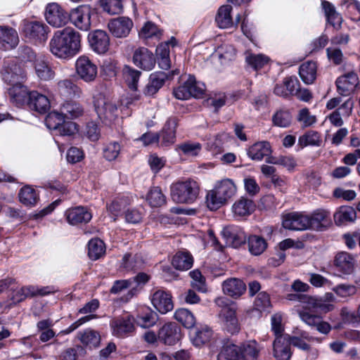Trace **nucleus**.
<instances>
[{"mask_svg": "<svg viewBox=\"0 0 360 360\" xmlns=\"http://www.w3.org/2000/svg\"><path fill=\"white\" fill-rule=\"evenodd\" d=\"M80 34L71 27L56 32L49 41L51 53L58 58L69 60L80 49Z\"/></svg>", "mask_w": 360, "mask_h": 360, "instance_id": "obj_1", "label": "nucleus"}, {"mask_svg": "<svg viewBox=\"0 0 360 360\" xmlns=\"http://www.w3.org/2000/svg\"><path fill=\"white\" fill-rule=\"evenodd\" d=\"M260 347L255 340H249L240 345H225L218 354V360H257Z\"/></svg>", "mask_w": 360, "mask_h": 360, "instance_id": "obj_2", "label": "nucleus"}, {"mask_svg": "<svg viewBox=\"0 0 360 360\" xmlns=\"http://www.w3.org/2000/svg\"><path fill=\"white\" fill-rule=\"evenodd\" d=\"M200 188L193 179H186L173 183L170 186L172 199L177 203L191 204L198 197Z\"/></svg>", "mask_w": 360, "mask_h": 360, "instance_id": "obj_3", "label": "nucleus"}, {"mask_svg": "<svg viewBox=\"0 0 360 360\" xmlns=\"http://www.w3.org/2000/svg\"><path fill=\"white\" fill-rule=\"evenodd\" d=\"M94 104L100 119L112 122L116 117L117 105L109 97L98 94L94 97Z\"/></svg>", "mask_w": 360, "mask_h": 360, "instance_id": "obj_4", "label": "nucleus"}, {"mask_svg": "<svg viewBox=\"0 0 360 360\" xmlns=\"http://www.w3.org/2000/svg\"><path fill=\"white\" fill-rule=\"evenodd\" d=\"M75 70L79 78L85 82H94L98 75L97 65L86 56H81L76 60Z\"/></svg>", "mask_w": 360, "mask_h": 360, "instance_id": "obj_5", "label": "nucleus"}, {"mask_svg": "<svg viewBox=\"0 0 360 360\" xmlns=\"http://www.w3.org/2000/svg\"><path fill=\"white\" fill-rule=\"evenodd\" d=\"M91 13L89 6L81 5L70 11L69 19L79 30L87 31L91 28Z\"/></svg>", "mask_w": 360, "mask_h": 360, "instance_id": "obj_6", "label": "nucleus"}, {"mask_svg": "<svg viewBox=\"0 0 360 360\" xmlns=\"http://www.w3.org/2000/svg\"><path fill=\"white\" fill-rule=\"evenodd\" d=\"M45 16L48 23L56 27L64 26L69 19V14L56 2L47 4Z\"/></svg>", "mask_w": 360, "mask_h": 360, "instance_id": "obj_7", "label": "nucleus"}, {"mask_svg": "<svg viewBox=\"0 0 360 360\" xmlns=\"http://www.w3.org/2000/svg\"><path fill=\"white\" fill-rule=\"evenodd\" d=\"M134 320L131 316L126 315L113 319L110 321L112 334L119 338L131 335L134 329Z\"/></svg>", "mask_w": 360, "mask_h": 360, "instance_id": "obj_8", "label": "nucleus"}, {"mask_svg": "<svg viewBox=\"0 0 360 360\" xmlns=\"http://www.w3.org/2000/svg\"><path fill=\"white\" fill-rule=\"evenodd\" d=\"M236 311V307H226L221 309L219 313V318L224 328L231 334L238 333L240 330Z\"/></svg>", "mask_w": 360, "mask_h": 360, "instance_id": "obj_9", "label": "nucleus"}, {"mask_svg": "<svg viewBox=\"0 0 360 360\" xmlns=\"http://www.w3.org/2000/svg\"><path fill=\"white\" fill-rule=\"evenodd\" d=\"M289 340L288 334L276 337L273 343V354L277 360H289L291 358V345Z\"/></svg>", "mask_w": 360, "mask_h": 360, "instance_id": "obj_10", "label": "nucleus"}, {"mask_svg": "<svg viewBox=\"0 0 360 360\" xmlns=\"http://www.w3.org/2000/svg\"><path fill=\"white\" fill-rule=\"evenodd\" d=\"M150 300L153 307L161 314H166L173 309L171 295L163 290H155L151 294Z\"/></svg>", "mask_w": 360, "mask_h": 360, "instance_id": "obj_11", "label": "nucleus"}, {"mask_svg": "<svg viewBox=\"0 0 360 360\" xmlns=\"http://www.w3.org/2000/svg\"><path fill=\"white\" fill-rule=\"evenodd\" d=\"M308 215L299 212H291L283 216V226L285 229L303 231L308 229Z\"/></svg>", "mask_w": 360, "mask_h": 360, "instance_id": "obj_12", "label": "nucleus"}, {"mask_svg": "<svg viewBox=\"0 0 360 360\" xmlns=\"http://www.w3.org/2000/svg\"><path fill=\"white\" fill-rule=\"evenodd\" d=\"M338 91L342 96H349L359 84V77L354 72H350L339 77L336 82Z\"/></svg>", "mask_w": 360, "mask_h": 360, "instance_id": "obj_13", "label": "nucleus"}, {"mask_svg": "<svg viewBox=\"0 0 360 360\" xmlns=\"http://www.w3.org/2000/svg\"><path fill=\"white\" fill-rule=\"evenodd\" d=\"M158 339L165 345H173L181 339V329L175 323H167L160 329Z\"/></svg>", "mask_w": 360, "mask_h": 360, "instance_id": "obj_14", "label": "nucleus"}, {"mask_svg": "<svg viewBox=\"0 0 360 360\" xmlns=\"http://www.w3.org/2000/svg\"><path fill=\"white\" fill-rule=\"evenodd\" d=\"M133 63L143 70H150L155 65V60L153 53L148 49L140 47L134 53Z\"/></svg>", "mask_w": 360, "mask_h": 360, "instance_id": "obj_15", "label": "nucleus"}, {"mask_svg": "<svg viewBox=\"0 0 360 360\" xmlns=\"http://www.w3.org/2000/svg\"><path fill=\"white\" fill-rule=\"evenodd\" d=\"M110 32L116 37H126L132 27V20L127 17H120L110 20L108 25Z\"/></svg>", "mask_w": 360, "mask_h": 360, "instance_id": "obj_16", "label": "nucleus"}, {"mask_svg": "<svg viewBox=\"0 0 360 360\" xmlns=\"http://www.w3.org/2000/svg\"><path fill=\"white\" fill-rule=\"evenodd\" d=\"M308 229L321 231L330 224V212L326 210H317L308 215Z\"/></svg>", "mask_w": 360, "mask_h": 360, "instance_id": "obj_17", "label": "nucleus"}, {"mask_svg": "<svg viewBox=\"0 0 360 360\" xmlns=\"http://www.w3.org/2000/svg\"><path fill=\"white\" fill-rule=\"evenodd\" d=\"M221 236L225 239L226 245L238 248L245 241V233L240 228L228 226L221 231Z\"/></svg>", "mask_w": 360, "mask_h": 360, "instance_id": "obj_18", "label": "nucleus"}, {"mask_svg": "<svg viewBox=\"0 0 360 360\" xmlns=\"http://www.w3.org/2000/svg\"><path fill=\"white\" fill-rule=\"evenodd\" d=\"M89 40L92 49L99 54L105 53L109 49L110 39L105 31H94L89 34Z\"/></svg>", "mask_w": 360, "mask_h": 360, "instance_id": "obj_19", "label": "nucleus"}, {"mask_svg": "<svg viewBox=\"0 0 360 360\" xmlns=\"http://www.w3.org/2000/svg\"><path fill=\"white\" fill-rule=\"evenodd\" d=\"M24 32L26 37L35 41H44L47 38L48 27L42 22H30L25 24Z\"/></svg>", "mask_w": 360, "mask_h": 360, "instance_id": "obj_20", "label": "nucleus"}, {"mask_svg": "<svg viewBox=\"0 0 360 360\" xmlns=\"http://www.w3.org/2000/svg\"><path fill=\"white\" fill-rule=\"evenodd\" d=\"M334 265L342 274L349 275L354 271L355 258L348 252H340L335 257Z\"/></svg>", "mask_w": 360, "mask_h": 360, "instance_id": "obj_21", "label": "nucleus"}, {"mask_svg": "<svg viewBox=\"0 0 360 360\" xmlns=\"http://www.w3.org/2000/svg\"><path fill=\"white\" fill-rule=\"evenodd\" d=\"M222 290L225 295L238 298L246 291V285L239 278H231L222 283Z\"/></svg>", "mask_w": 360, "mask_h": 360, "instance_id": "obj_22", "label": "nucleus"}, {"mask_svg": "<svg viewBox=\"0 0 360 360\" xmlns=\"http://www.w3.org/2000/svg\"><path fill=\"white\" fill-rule=\"evenodd\" d=\"M19 43V37L17 31L8 26H0V44L5 49H13Z\"/></svg>", "mask_w": 360, "mask_h": 360, "instance_id": "obj_23", "label": "nucleus"}, {"mask_svg": "<svg viewBox=\"0 0 360 360\" xmlns=\"http://www.w3.org/2000/svg\"><path fill=\"white\" fill-rule=\"evenodd\" d=\"M67 221L72 225L89 222L92 215L86 208L79 206L69 209L65 212Z\"/></svg>", "mask_w": 360, "mask_h": 360, "instance_id": "obj_24", "label": "nucleus"}, {"mask_svg": "<svg viewBox=\"0 0 360 360\" xmlns=\"http://www.w3.org/2000/svg\"><path fill=\"white\" fill-rule=\"evenodd\" d=\"M8 94L12 103L20 106L29 102L30 93L21 84H15L8 89Z\"/></svg>", "mask_w": 360, "mask_h": 360, "instance_id": "obj_25", "label": "nucleus"}, {"mask_svg": "<svg viewBox=\"0 0 360 360\" xmlns=\"http://www.w3.org/2000/svg\"><path fill=\"white\" fill-rule=\"evenodd\" d=\"M168 75L164 72H156L150 75L149 82L144 89V94L153 96L164 85Z\"/></svg>", "mask_w": 360, "mask_h": 360, "instance_id": "obj_26", "label": "nucleus"}, {"mask_svg": "<svg viewBox=\"0 0 360 360\" xmlns=\"http://www.w3.org/2000/svg\"><path fill=\"white\" fill-rule=\"evenodd\" d=\"M271 151L269 142L259 141L248 148L247 154L251 160L261 161L265 156L270 155Z\"/></svg>", "mask_w": 360, "mask_h": 360, "instance_id": "obj_27", "label": "nucleus"}, {"mask_svg": "<svg viewBox=\"0 0 360 360\" xmlns=\"http://www.w3.org/2000/svg\"><path fill=\"white\" fill-rule=\"evenodd\" d=\"M57 91L64 98L79 96L82 93L81 89L70 79L60 80L57 83Z\"/></svg>", "mask_w": 360, "mask_h": 360, "instance_id": "obj_28", "label": "nucleus"}, {"mask_svg": "<svg viewBox=\"0 0 360 360\" xmlns=\"http://www.w3.org/2000/svg\"><path fill=\"white\" fill-rule=\"evenodd\" d=\"M28 105L30 108L40 113H44L50 108L49 98L37 91L30 93Z\"/></svg>", "mask_w": 360, "mask_h": 360, "instance_id": "obj_29", "label": "nucleus"}, {"mask_svg": "<svg viewBox=\"0 0 360 360\" xmlns=\"http://www.w3.org/2000/svg\"><path fill=\"white\" fill-rule=\"evenodd\" d=\"M213 333L207 326L195 328L190 333L191 340L196 347H201L210 342Z\"/></svg>", "mask_w": 360, "mask_h": 360, "instance_id": "obj_30", "label": "nucleus"}, {"mask_svg": "<svg viewBox=\"0 0 360 360\" xmlns=\"http://www.w3.org/2000/svg\"><path fill=\"white\" fill-rule=\"evenodd\" d=\"M333 217L335 224L341 226L354 222L356 218V213L352 207L341 206L335 212Z\"/></svg>", "mask_w": 360, "mask_h": 360, "instance_id": "obj_31", "label": "nucleus"}, {"mask_svg": "<svg viewBox=\"0 0 360 360\" xmlns=\"http://www.w3.org/2000/svg\"><path fill=\"white\" fill-rule=\"evenodd\" d=\"M177 123V119L175 117L169 118L167 121L159 135L162 138V144L167 146L174 143Z\"/></svg>", "mask_w": 360, "mask_h": 360, "instance_id": "obj_32", "label": "nucleus"}, {"mask_svg": "<svg viewBox=\"0 0 360 360\" xmlns=\"http://www.w3.org/2000/svg\"><path fill=\"white\" fill-rule=\"evenodd\" d=\"M65 119H75L84 114L82 105L75 101H66L60 108Z\"/></svg>", "mask_w": 360, "mask_h": 360, "instance_id": "obj_33", "label": "nucleus"}, {"mask_svg": "<svg viewBox=\"0 0 360 360\" xmlns=\"http://www.w3.org/2000/svg\"><path fill=\"white\" fill-rule=\"evenodd\" d=\"M255 205L254 202L245 197H241L236 200L233 206L232 210L235 215L244 217L250 215L255 210Z\"/></svg>", "mask_w": 360, "mask_h": 360, "instance_id": "obj_34", "label": "nucleus"}, {"mask_svg": "<svg viewBox=\"0 0 360 360\" xmlns=\"http://www.w3.org/2000/svg\"><path fill=\"white\" fill-rule=\"evenodd\" d=\"M20 202L27 207H33L38 202L39 197L37 191L30 186H23L18 193Z\"/></svg>", "mask_w": 360, "mask_h": 360, "instance_id": "obj_35", "label": "nucleus"}, {"mask_svg": "<svg viewBox=\"0 0 360 360\" xmlns=\"http://www.w3.org/2000/svg\"><path fill=\"white\" fill-rule=\"evenodd\" d=\"M3 79L11 82L21 74L20 68L13 60H6L1 70Z\"/></svg>", "mask_w": 360, "mask_h": 360, "instance_id": "obj_36", "label": "nucleus"}, {"mask_svg": "<svg viewBox=\"0 0 360 360\" xmlns=\"http://www.w3.org/2000/svg\"><path fill=\"white\" fill-rule=\"evenodd\" d=\"M316 64L313 61L302 63L299 69L302 80L307 84H312L316 77Z\"/></svg>", "mask_w": 360, "mask_h": 360, "instance_id": "obj_37", "label": "nucleus"}, {"mask_svg": "<svg viewBox=\"0 0 360 360\" xmlns=\"http://www.w3.org/2000/svg\"><path fill=\"white\" fill-rule=\"evenodd\" d=\"M141 72L134 69L129 65H124L122 69V76L127 86L132 91L138 89V83Z\"/></svg>", "mask_w": 360, "mask_h": 360, "instance_id": "obj_38", "label": "nucleus"}, {"mask_svg": "<svg viewBox=\"0 0 360 360\" xmlns=\"http://www.w3.org/2000/svg\"><path fill=\"white\" fill-rule=\"evenodd\" d=\"M214 188L219 195L222 197L226 202L232 198L236 192V186L233 181L229 179H223L218 182Z\"/></svg>", "mask_w": 360, "mask_h": 360, "instance_id": "obj_39", "label": "nucleus"}, {"mask_svg": "<svg viewBox=\"0 0 360 360\" xmlns=\"http://www.w3.org/2000/svg\"><path fill=\"white\" fill-rule=\"evenodd\" d=\"M231 10L232 7L230 5H224L219 8L215 20L220 28L226 29L233 25Z\"/></svg>", "mask_w": 360, "mask_h": 360, "instance_id": "obj_40", "label": "nucleus"}, {"mask_svg": "<svg viewBox=\"0 0 360 360\" xmlns=\"http://www.w3.org/2000/svg\"><path fill=\"white\" fill-rule=\"evenodd\" d=\"M193 258L188 252H179L173 257L172 265L176 269L184 271L193 266Z\"/></svg>", "mask_w": 360, "mask_h": 360, "instance_id": "obj_41", "label": "nucleus"}, {"mask_svg": "<svg viewBox=\"0 0 360 360\" xmlns=\"http://www.w3.org/2000/svg\"><path fill=\"white\" fill-rule=\"evenodd\" d=\"M143 260L139 255L127 253L123 256L120 267L127 271H136L142 268Z\"/></svg>", "mask_w": 360, "mask_h": 360, "instance_id": "obj_42", "label": "nucleus"}, {"mask_svg": "<svg viewBox=\"0 0 360 360\" xmlns=\"http://www.w3.org/2000/svg\"><path fill=\"white\" fill-rule=\"evenodd\" d=\"M340 6L352 21H359L360 2L357 0H342Z\"/></svg>", "mask_w": 360, "mask_h": 360, "instance_id": "obj_43", "label": "nucleus"}, {"mask_svg": "<svg viewBox=\"0 0 360 360\" xmlns=\"http://www.w3.org/2000/svg\"><path fill=\"white\" fill-rule=\"evenodd\" d=\"M34 70L37 77L44 81H49L55 77V72L49 65L42 59H36Z\"/></svg>", "mask_w": 360, "mask_h": 360, "instance_id": "obj_44", "label": "nucleus"}, {"mask_svg": "<svg viewBox=\"0 0 360 360\" xmlns=\"http://www.w3.org/2000/svg\"><path fill=\"white\" fill-rule=\"evenodd\" d=\"M250 252L253 255H259L267 248V243L264 238L257 235H252L248 239Z\"/></svg>", "mask_w": 360, "mask_h": 360, "instance_id": "obj_45", "label": "nucleus"}, {"mask_svg": "<svg viewBox=\"0 0 360 360\" xmlns=\"http://www.w3.org/2000/svg\"><path fill=\"white\" fill-rule=\"evenodd\" d=\"M269 58L264 54H255L250 51L245 52V62L255 70L262 69L269 62Z\"/></svg>", "mask_w": 360, "mask_h": 360, "instance_id": "obj_46", "label": "nucleus"}, {"mask_svg": "<svg viewBox=\"0 0 360 360\" xmlns=\"http://www.w3.org/2000/svg\"><path fill=\"white\" fill-rule=\"evenodd\" d=\"M322 140L319 133L315 131H308L303 135L300 136L298 139V145L301 148H304L308 146H320Z\"/></svg>", "mask_w": 360, "mask_h": 360, "instance_id": "obj_47", "label": "nucleus"}, {"mask_svg": "<svg viewBox=\"0 0 360 360\" xmlns=\"http://www.w3.org/2000/svg\"><path fill=\"white\" fill-rule=\"evenodd\" d=\"M105 252V246L103 240L94 238L88 244V255L94 260L99 259Z\"/></svg>", "mask_w": 360, "mask_h": 360, "instance_id": "obj_48", "label": "nucleus"}, {"mask_svg": "<svg viewBox=\"0 0 360 360\" xmlns=\"http://www.w3.org/2000/svg\"><path fill=\"white\" fill-rule=\"evenodd\" d=\"M175 319L181 323L185 328H192L195 324L194 315L186 309H179L174 313Z\"/></svg>", "mask_w": 360, "mask_h": 360, "instance_id": "obj_49", "label": "nucleus"}, {"mask_svg": "<svg viewBox=\"0 0 360 360\" xmlns=\"http://www.w3.org/2000/svg\"><path fill=\"white\" fill-rule=\"evenodd\" d=\"M79 340L84 345L92 348L99 345L101 337L96 331L86 329L80 333Z\"/></svg>", "mask_w": 360, "mask_h": 360, "instance_id": "obj_50", "label": "nucleus"}, {"mask_svg": "<svg viewBox=\"0 0 360 360\" xmlns=\"http://www.w3.org/2000/svg\"><path fill=\"white\" fill-rule=\"evenodd\" d=\"M206 203L210 210H217L226 203L224 199L219 195L215 188L210 191L206 195Z\"/></svg>", "mask_w": 360, "mask_h": 360, "instance_id": "obj_51", "label": "nucleus"}, {"mask_svg": "<svg viewBox=\"0 0 360 360\" xmlns=\"http://www.w3.org/2000/svg\"><path fill=\"white\" fill-rule=\"evenodd\" d=\"M146 199L151 207H160L166 202L165 196L158 187L151 188Z\"/></svg>", "mask_w": 360, "mask_h": 360, "instance_id": "obj_52", "label": "nucleus"}, {"mask_svg": "<svg viewBox=\"0 0 360 360\" xmlns=\"http://www.w3.org/2000/svg\"><path fill=\"white\" fill-rule=\"evenodd\" d=\"M65 120V118L60 110V112L52 111L46 117L45 124L50 130L56 131L60 125L63 124Z\"/></svg>", "mask_w": 360, "mask_h": 360, "instance_id": "obj_53", "label": "nucleus"}, {"mask_svg": "<svg viewBox=\"0 0 360 360\" xmlns=\"http://www.w3.org/2000/svg\"><path fill=\"white\" fill-rule=\"evenodd\" d=\"M202 149L201 144L197 142H185L177 146L176 150L186 156H196Z\"/></svg>", "mask_w": 360, "mask_h": 360, "instance_id": "obj_54", "label": "nucleus"}, {"mask_svg": "<svg viewBox=\"0 0 360 360\" xmlns=\"http://www.w3.org/2000/svg\"><path fill=\"white\" fill-rule=\"evenodd\" d=\"M271 301L269 294L261 292L257 295L254 302V308L259 311H268L271 308Z\"/></svg>", "mask_w": 360, "mask_h": 360, "instance_id": "obj_55", "label": "nucleus"}, {"mask_svg": "<svg viewBox=\"0 0 360 360\" xmlns=\"http://www.w3.org/2000/svg\"><path fill=\"white\" fill-rule=\"evenodd\" d=\"M101 6L103 11L110 15L120 14L122 11L120 0H101Z\"/></svg>", "mask_w": 360, "mask_h": 360, "instance_id": "obj_56", "label": "nucleus"}, {"mask_svg": "<svg viewBox=\"0 0 360 360\" xmlns=\"http://www.w3.org/2000/svg\"><path fill=\"white\" fill-rule=\"evenodd\" d=\"M274 125L280 127H288L292 120V116L288 110L277 111L272 118Z\"/></svg>", "mask_w": 360, "mask_h": 360, "instance_id": "obj_57", "label": "nucleus"}, {"mask_svg": "<svg viewBox=\"0 0 360 360\" xmlns=\"http://www.w3.org/2000/svg\"><path fill=\"white\" fill-rule=\"evenodd\" d=\"M216 53L221 63L232 60L236 56V49L233 46L224 44L217 48Z\"/></svg>", "mask_w": 360, "mask_h": 360, "instance_id": "obj_58", "label": "nucleus"}, {"mask_svg": "<svg viewBox=\"0 0 360 360\" xmlns=\"http://www.w3.org/2000/svg\"><path fill=\"white\" fill-rule=\"evenodd\" d=\"M289 339L290 345L303 351L309 349V345H308L305 340L311 341L314 340V338L308 335L307 333H302L300 337L290 336L289 335Z\"/></svg>", "mask_w": 360, "mask_h": 360, "instance_id": "obj_59", "label": "nucleus"}, {"mask_svg": "<svg viewBox=\"0 0 360 360\" xmlns=\"http://www.w3.org/2000/svg\"><path fill=\"white\" fill-rule=\"evenodd\" d=\"M84 135L91 141H97L101 138V129L98 124L94 121L89 122L84 130Z\"/></svg>", "mask_w": 360, "mask_h": 360, "instance_id": "obj_60", "label": "nucleus"}, {"mask_svg": "<svg viewBox=\"0 0 360 360\" xmlns=\"http://www.w3.org/2000/svg\"><path fill=\"white\" fill-rule=\"evenodd\" d=\"M157 321V314L153 311H147L138 316L137 324L143 328H149L155 325Z\"/></svg>", "mask_w": 360, "mask_h": 360, "instance_id": "obj_61", "label": "nucleus"}, {"mask_svg": "<svg viewBox=\"0 0 360 360\" xmlns=\"http://www.w3.org/2000/svg\"><path fill=\"white\" fill-rule=\"evenodd\" d=\"M189 274L192 278V287L199 291L205 292L206 290L205 278L202 276L201 272L198 270H193Z\"/></svg>", "mask_w": 360, "mask_h": 360, "instance_id": "obj_62", "label": "nucleus"}, {"mask_svg": "<svg viewBox=\"0 0 360 360\" xmlns=\"http://www.w3.org/2000/svg\"><path fill=\"white\" fill-rule=\"evenodd\" d=\"M120 150L121 147L117 142L110 143L103 149V156L108 161L114 160L118 157Z\"/></svg>", "mask_w": 360, "mask_h": 360, "instance_id": "obj_63", "label": "nucleus"}, {"mask_svg": "<svg viewBox=\"0 0 360 360\" xmlns=\"http://www.w3.org/2000/svg\"><path fill=\"white\" fill-rule=\"evenodd\" d=\"M341 314L343 316L345 321L355 326H360V304L355 312L349 311L347 308H343Z\"/></svg>", "mask_w": 360, "mask_h": 360, "instance_id": "obj_64", "label": "nucleus"}]
</instances>
